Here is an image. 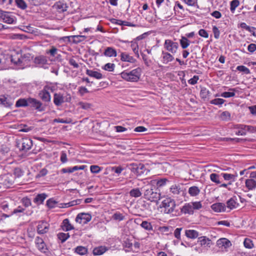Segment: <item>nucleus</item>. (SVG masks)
Returning <instances> with one entry per match:
<instances>
[{
	"instance_id": "nucleus-1",
	"label": "nucleus",
	"mask_w": 256,
	"mask_h": 256,
	"mask_svg": "<svg viewBox=\"0 0 256 256\" xmlns=\"http://www.w3.org/2000/svg\"><path fill=\"white\" fill-rule=\"evenodd\" d=\"M142 70L137 68L130 71L125 70L120 73V75L124 80L128 82H136L140 77Z\"/></svg>"
},
{
	"instance_id": "nucleus-2",
	"label": "nucleus",
	"mask_w": 256,
	"mask_h": 256,
	"mask_svg": "<svg viewBox=\"0 0 256 256\" xmlns=\"http://www.w3.org/2000/svg\"><path fill=\"white\" fill-rule=\"evenodd\" d=\"M200 202H194L186 203L181 208V212L184 214H193L194 210H198L202 208Z\"/></svg>"
},
{
	"instance_id": "nucleus-3",
	"label": "nucleus",
	"mask_w": 256,
	"mask_h": 256,
	"mask_svg": "<svg viewBox=\"0 0 256 256\" xmlns=\"http://www.w3.org/2000/svg\"><path fill=\"white\" fill-rule=\"evenodd\" d=\"M144 198L152 202H158L160 198V194L152 188H148L144 192Z\"/></svg>"
},
{
	"instance_id": "nucleus-4",
	"label": "nucleus",
	"mask_w": 256,
	"mask_h": 256,
	"mask_svg": "<svg viewBox=\"0 0 256 256\" xmlns=\"http://www.w3.org/2000/svg\"><path fill=\"white\" fill-rule=\"evenodd\" d=\"M160 207L164 208L165 214H170L174 212L176 207L175 201L170 198H166L162 201Z\"/></svg>"
},
{
	"instance_id": "nucleus-5",
	"label": "nucleus",
	"mask_w": 256,
	"mask_h": 256,
	"mask_svg": "<svg viewBox=\"0 0 256 256\" xmlns=\"http://www.w3.org/2000/svg\"><path fill=\"white\" fill-rule=\"evenodd\" d=\"M70 100L71 96L69 94L64 96L60 92L55 93L54 94V103L56 106H62L64 102H70Z\"/></svg>"
},
{
	"instance_id": "nucleus-6",
	"label": "nucleus",
	"mask_w": 256,
	"mask_h": 256,
	"mask_svg": "<svg viewBox=\"0 0 256 256\" xmlns=\"http://www.w3.org/2000/svg\"><path fill=\"white\" fill-rule=\"evenodd\" d=\"M51 86L46 85L42 90H40L38 94V96L40 99L44 103H49L51 101V96L50 90H52Z\"/></svg>"
},
{
	"instance_id": "nucleus-7",
	"label": "nucleus",
	"mask_w": 256,
	"mask_h": 256,
	"mask_svg": "<svg viewBox=\"0 0 256 256\" xmlns=\"http://www.w3.org/2000/svg\"><path fill=\"white\" fill-rule=\"evenodd\" d=\"M130 169L137 176H142L145 173L147 174L148 172L142 164H132L130 166Z\"/></svg>"
},
{
	"instance_id": "nucleus-8",
	"label": "nucleus",
	"mask_w": 256,
	"mask_h": 256,
	"mask_svg": "<svg viewBox=\"0 0 256 256\" xmlns=\"http://www.w3.org/2000/svg\"><path fill=\"white\" fill-rule=\"evenodd\" d=\"M11 62L20 66H24L27 63L26 57L22 56L19 52H14L11 55Z\"/></svg>"
},
{
	"instance_id": "nucleus-9",
	"label": "nucleus",
	"mask_w": 256,
	"mask_h": 256,
	"mask_svg": "<svg viewBox=\"0 0 256 256\" xmlns=\"http://www.w3.org/2000/svg\"><path fill=\"white\" fill-rule=\"evenodd\" d=\"M32 146V142L28 138H22L17 142V146L20 150L27 152Z\"/></svg>"
},
{
	"instance_id": "nucleus-10",
	"label": "nucleus",
	"mask_w": 256,
	"mask_h": 256,
	"mask_svg": "<svg viewBox=\"0 0 256 256\" xmlns=\"http://www.w3.org/2000/svg\"><path fill=\"white\" fill-rule=\"evenodd\" d=\"M28 102H29V105L38 112H42L46 109V106L42 102L36 98H28Z\"/></svg>"
},
{
	"instance_id": "nucleus-11",
	"label": "nucleus",
	"mask_w": 256,
	"mask_h": 256,
	"mask_svg": "<svg viewBox=\"0 0 256 256\" xmlns=\"http://www.w3.org/2000/svg\"><path fill=\"white\" fill-rule=\"evenodd\" d=\"M164 46L166 50L170 52L172 54H176L178 48V42H174L170 40H165Z\"/></svg>"
},
{
	"instance_id": "nucleus-12",
	"label": "nucleus",
	"mask_w": 256,
	"mask_h": 256,
	"mask_svg": "<svg viewBox=\"0 0 256 256\" xmlns=\"http://www.w3.org/2000/svg\"><path fill=\"white\" fill-rule=\"evenodd\" d=\"M92 219V216L88 213L78 214L76 218V222L80 224H84L89 222Z\"/></svg>"
},
{
	"instance_id": "nucleus-13",
	"label": "nucleus",
	"mask_w": 256,
	"mask_h": 256,
	"mask_svg": "<svg viewBox=\"0 0 256 256\" xmlns=\"http://www.w3.org/2000/svg\"><path fill=\"white\" fill-rule=\"evenodd\" d=\"M35 244L36 248L41 252L46 254L48 252V248L42 238L36 236L35 239Z\"/></svg>"
},
{
	"instance_id": "nucleus-14",
	"label": "nucleus",
	"mask_w": 256,
	"mask_h": 256,
	"mask_svg": "<svg viewBox=\"0 0 256 256\" xmlns=\"http://www.w3.org/2000/svg\"><path fill=\"white\" fill-rule=\"evenodd\" d=\"M216 246L222 250H226L228 248L232 246V243L226 238H220L216 241Z\"/></svg>"
},
{
	"instance_id": "nucleus-15",
	"label": "nucleus",
	"mask_w": 256,
	"mask_h": 256,
	"mask_svg": "<svg viewBox=\"0 0 256 256\" xmlns=\"http://www.w3.org/2000/svg\"><path fill=\"white\" fill-rule=\"evenodd\" d=\"M49 230V224L46 222L42 221L38 223L37 226V232L38 234H46Z\"/></svg>"
},
{
	"instance_id": "nucleus-16",
	"label": "nucleus",
	"mask_w": 256,
	"mask_h": 256,
	"mask_svg": "<svg viewBox=\"0 0 256 256\" xmlns=\"http://www.w3.org/2000/svg\"><path fill=\"white\" fill-rule=\"evenodd\" d=\"M120 60L122 62H128L132 64L136 62V60L133 56H130L126 52H120Z\"/></svg>"
},
{
	"instance_id": "nucleus-17",
	"label": "nucleus",
	"mask_w": 256,
	"mask_h": 256,
	"mask_svg": "<svg viewBox=\"0 0 256 256\" xmlns=\"http://www.w3.org/2000/svg\"><path fill=\"white\" fill-rule=\"evenodd\" d=\"M68 6L67 4L64 1H58L56 2L53 6V8L56 9L58 12H63L67 10Z\"/></svg>"
},
{
	"instance_id": "nucleus-18",
	"label": "nucleus",
	"mask_w": 256,
	"mask_h": 256,
	"mask_svg": "<svg viewBox=\"0 0 256 256\" xmlns=\"http://www.w3.org/2000/svg\"><path fill=\"white\" fill-rule=\"evenodd\" d=\"M198 242L204 248H210L212 244V240L205 236L198 238Z\"/></svg>"
},
{
	"instance_id": "nucleus-19",
	"label": "nucleus",
	"mask_w": 256,
	"mask_h": 256,
	"mask_svg": "<svg viewBox=\"0 0 256 256\" xmlns=\"http://www.w3.org/2000/svg\"><path fill=\"white\" fill-rule=\"evenodd\" d=\"M211 208L214 212H224L226 210L225 204L222 202L214 204L211 206Z\"/></svg>"
},
{
	"instance_id": "nucleus-20",
	"label": "nucleus",
	"mask_w": 256,
	"mask_h": 256,
	"mask_svg": "<svg viewBox=\"0 0 256 256\" xmlns=\"http://www.w3.org/2000/svg\"><path fill=\"white\" fill-rule=\"evenodd\" d=\"M174 60V57L172 54L168 52H162V61L164 64H167L169 62H172Z\"/></svg>"
},
{
	"instance_id": "nucleus-21",
	"label": "nucleus",
	"mask_w": 256,
	"mask_h": 256,
	"mask_svg": "<svg viewBox=\"0 0 256 256\" xmlns=\"http://www.w3.org/2000/svg\"><path fill=\"white\" fill-rule=\"evenodd\" d=\"M34 63L40 66H44L48 64V60L46 56H36L34 60Z\"/></svg>"
},
{
	"instance_id": "nucleus-22",
	"label": "nucleus",
	"mask_w": 256,
	"mask_h": 256,
	"mask_svg": "<svg viewBox=\"0 0 256 256\" xmlns=\"http://www.w3.org/2000/svg\"><path fill=\"white\" fill-rule=\"evenodd\" d=\"M108 250V248L106 246H98L94 248L92 253L94 256H100L104 254Z\"/></svg>"
},
{
	"instance_id": "nucleus-23",
	"label": "nucleus",
	"mask_w": 256,
	"mask_h": 256,
	"mask_svg": "<svg viewBox=\"0 0 256 256\" xmlns=\"http://www.w3.org/2000/svg\"><path fill=\"white\" fill-rule=\"evenodd\" d=\"M104 54L108 57H116L117 52L115 48L112 47H107L104 50Z\"/></svg>"
},
{
	"instance_id": "nucleus-24",
	"label": "nucleus",
	"mask_w": 256,
	"mask_h": 256,
	"mask_svg": "<svg viewBox=\"0 0 256 256\" xmlns=\"http://www.w3.org/2000/svg\"><path fill=\"white\" fill-rule=\"evenodd\" d=\"M4 22L8 24H12L16 22L13 16H12L10 13L6 12L4 15L2 16V18Z\"/></svg>"
},
{
	"instance_id": "nucleus-25",
	"label": "nucleus",
	"mask_w": 256,
	"mask_h": 256,
	"mask_svg": "<svg viewBox=\"0 0 256 256\" xmlns=\"http://www.w3.org/2000/svg\"><path fill=\"white\" fill-rule=\"evenodd\" d=\"M86 74L90 77L94 78L98 80H100L103 78L102 74L101 73L91 70L87 69L86 70Z\"/></svg>"
},
{
	"instance_id": "nucleus-26",
	"label": "nucleus",
	"mask_w": 256,
	"mask_h": 256,
	"mask_svg": "<svg viewBox=\"0 0 256 256\" xmlns=\"http://www.w3.org/2000/svg\"><path fill=\"white\" fill-rule=\"evenodd\" d=\"M186 236L191 239L196 238L198 236V232L194 230H185Z\"/></svg>"
},
{
	"instance_id": "nucleus-27",
	"label": "nucleus",
	"mask_w": 256,
	"mask_h": 256,
	"mask_svg": "<svg viewBox=\"0 0 256 256\" xmlns=\"http://www.w3.org/2000/svg\"><path fill=\"white\" fill-rule=\"evenodd\" d=\"M62 229L65 231H69L74 229V226L70 222V220L68 218L64 220L61 226Z\"/></svg>"
},
{
	"instance_id": "nucleus-28",
	"label": "nucleus",
	"mask_w": 256,
	"mask_h": 256,
	"mask_svg": "<svg viewBox=\"0 0 256 256\" xmlns=\"http://www.w3.org/2000/svg\"><path fill=\"white\" fill-rule=\"evenodd\" d=\"M238 204L236 198L235 196L230 198L226 202V206L230 210L236 208Z\"/></svg>"
},
{
	"instance_id": "nucleus-29",
	"label": "nucleus",
	"mask_w": 256,
	"mask_h": 256,
	"mask_svg": "<svg viewBox=\"0 0 256 256\" xmlns=\"http://www.w3.org/2000/svg\"><path fill=\"white\" fill-rule=\"evenodd\" d=\"M46 197L47 195L44 193L38 194L34 199V202L37 204H42Z\"/></svg>"
},
{
	"instance_id": "nucleus-30",
	"label": "nucleus",
	"mask_w": 256,
	"mask_h": 256,
	"mask_svg": "<svg viewBox=\"0 0 256 256\" xmlns=\"http://www.w3.org/2000/svg\"><path fill=\"white\" fill-rule=\"evenodd\" d=\"M188 193L191 196H196L200 193V189L196 186H192L188 188Z\"/></svg>"
},
{
	"instance_id": "nucleus-31",
	"label": "nucleus",
	"mask_w": 256,
	"mask_h": 256,
	"mask_svg": "<svg viewBox=\"0 0 256 256\" xmlns=\"http://www.w3.org/2000/svg\"><path fill=\"white\" fill-rule=\"evenodd\" d=\"M0 104H2L5 107H10L12 106V102L10 100L5 97V96H0Z\"/></svg>"
},
{
	"instance_id": "nucleus-32",
	"label": "nucleus",
	"mask_w": 256,
	"mask_h": 256,
	"mask_svg": "<svg viewBox=\"0 0 256 256\" xmlns=\"http://www.w3.org/2000/svg\"><path fill=\"white\" fill-rule=\"evenodd\" d=\"M88 248L83 246H78L74 250V252L81 256H84L88 253Z\"/></svg>"
},
{
	"instance_id": "nucleus-33",
	"label": "nucleus",
	"mask_w": 256,
	"mask_h": 256,
	"mask_svg": "<svg viewBox=\"0 0 256 256\" xmlns=\"http://www.w3.org/2000/svg\"><path fill=\"white\" fill-rule=\"evenodd\" d=\"M245 184L248 190H252L256 188V181L252 178L246 180Z\"/></svg>"
},
{
	"instance_id": "nucleus-34",
	"label": "nucleus",
	"mask_w": 256,
	"mask_h": 256,
	"mask_svg": "<svg viewBox=\"0 0 256 256\" xmlns=\"http://www.w3.org/2000/svg\"><path fill=\"white\" fill-rule=\"evenodd\" d=\"M219 118L223 121H229L231 120V114L228 111H224L219 116Z\"/></svg>"
},
{
	"instance_id": "nucleus-35",
	"label": "nucleus",
	"mask_w": 256,
	"mask_h": 256,
	"mask_svg": "<svg viewBox=\"0 0 256 256\" xmlns=\"http://www.w3.org/2000/svg\"><path fill=\"white\" fill-rule=\"evenodd\" d=\"M154 184H156L158 187H162L164 186L168 182H169L168 179L163 178L158 180H152Z\"/></svg>"
},
{
	"instance_id": "nucleus-36",
	"label": "nucleus",
	"mask_w": 256,
	"mask_h": 256,
	"mask_svg": "<svg viewBox=\"0 0 256 256\" xmlns=\"http://www.w3.org/2000/svg\"><path fill=\"white\" fill-rule=\"evenodd\" d=\"M29 106V102H28V98H20L16 104V107H23Z\"/></svg>"
},
{
	"instance_id": "nucleus-37",
	"label": "nucleus",
	"mask_w": 256,
	"mask_h": 256,
	"mask_svg": "<svg viewBox=\"0 0 256 256\" xmlns=\"http://www.w3.org/2000/svg\"><path fill=\"white\" fill-rule=\"evenodd\" d=\"M130 195L132 197L138 198L142 196V193L139 188H132L130 192Z\"/></svg>"
},
{
	"instance_id": "nucleus-38",
	"label": "nucleus",
	"mask_w": 256,
	"mask_h": 256,
	"mask_svg": "<svg viewBox=\"0 0 256 256\" xmlns=\"http://www.w3.org/2000/svg\"><path fill=\"white\" fill-rule=\"evenodd\" d=\"M231 92H225L221 94L220 96L224 98H228L235 96V88H230Z\"/></svg>"
},
{
	"instance_id": "nucleus-39",
	"label": "nucleus",
	"mask_w": 256,
	"mask_h": 256,
	"mask_svg": "<svg viewBox=\"0 0 256 256\" xmlns=\"http://www.w3.org/2000/svg\"><path fill=\"white\" fill-rule=\"evenodd\" d=\"M180 42L183 49L187 48L190 44V41L184 36H182L181 39L180 40Z\"/></svg>"
},
{
	"instance_id": "nucleus-40",
	"label": "nucleus",
	"mask_w": 256,
	"mask_h": 256,
	"mask_svg": "<svg viewBox=\"0 0 256 256\" xmlns=\"http://www.w3.org/2000/svg\"><path fill=\"white\" fill-rule=\"evenodd\" d=\"M85 36L82 35H74L73 36L72 42L74 44H78L84 40L86 38Z\"/></svg>"
},
{
	"instance_id": "nucleus-41",
	"label": "nucleus",
	"mask_w": 256,
	"mask_h": 256,
	"mask_svg": "<svg viewBox=\"0 0 256 256\" xmlns=\"http://www.w3.org/2000/svg\"><path fill=\"white\" fill-rule=\"evenodd\" d=\"M130 47L132 48V50L133 52H134V54H136V56L138 58H139L140 55L138 54V43L136 42H132L131 44H130Z\"/></svg>"
},
{
	"instance_id": "nucleus-42",
	"label": "nucleus",
	"mask_w": 256,
	"mask_h": 256,
	"mask_svg": "<svg viewBox=\"0 0 256 256\" xmlns=\"http://www.w3.org/2000/svg\"><path fill=\"white\" fill-rule=\"evenodd\" d=\"M221 175L223 176L224 180H230L231 182H234L235 180L236 177L237 176V175L226 173H222Z\"/></svg>"
},
{
	"instance_id": "nucleus-43",
	"label": "nucleus",
	"mask_w": 256,
	"mask_h": 256,
	"mask_svg": "<svg viewBox=\"0 0 256 256\" xmlns=\"http://www.w3.org/2000/svg\"><path fill=\"white\" fill-rule=\"evenodd\" d=\"M240 5L238 0H232L230 2V10L232 13H234L236 8Z\"/></svg>"
},
{
	"instance_id": "nucleus-44",
	"label": "nucleus",
	"mask_w": 256,
	"mask_h": 256,
	"mask_svg": "<svg viewBox=\"0 0 256 256\" xmlns=\"http://www.w3.org/2000/svg\"><path fill=\"white\" fill-rule=\"evenodd\" d=\"M140 226L143 228L148 231L152 230L153 229L151 223L146 220L142 222V224H140Z\"/></svg>"
},
{
	"instance_id": "nucleus-45",
	"label": "nucleus",
	"mask_w": 256,
	"mask_h": 256,
	"mask_svg": "<svg viewBox=\"0 0 256 256\" xmlns=\"http://www.w3.org/2000/svg\"><path fill=\"white\" fill-rule=\"evenodd\" d=\"M114 220L118 221H122L125 219V216L120 212H116L112 216Z\"/></svg>"
},
{
	"instance_id": "nucleus-46",
	"label": "nucleus",
	"mask_w": 256,
	"mask_h": 256,
	"mask_svg": "<svg viewBox=\"0 0 256 256\" xmlns=\"http://www.w3.org/2000/svg\"><path fill=\"white\" fill-rule=\"evenodd\" d=\"M210 93V91L206 88H202L200 92V96L201 98L204 100L206 99L208 97Z\"/></svg>"
},
{
	"instance_id": "nucleus-47",
	"label": "nucleus",
	"mask_w": 256,
	"mask_h": 256,
	"mask_svg": "<svg viewBox=\"0 0 256 256\" xmlns=\"http://www.w3.org/2000/svg\"><path fill=\"white\" fill-rule=\"evenodd\" d=\"M115 64L113 63H107L104 66L102 69L108 72H113L114 70Z\"/></svg>"
},
{
	"instance_id": "nucleus-48",
	"label": "nucleus",
	"mask_w": 256,
	"mask_h": 256,
	"mask_svg": "<svg viewBox=\"0 0 256 256\" xmlns=\"http://www.w3.org/2000/svg\"><path fill=\"white\" fill-rule=\"evenodd\" d=\"M58 238L62 242H64L70 237L68 233L60 232L58 234Z\"/></svg>"
},
{
	"instance_id": "nucleus-49",
	"label": "nucleus",
	"mask_w": 256,
	"mask_h": 256,
	"mask_svg": "<svg viewBox=\"0 0 256 256\" xmlns=\"http://www.w3.org/2000/svg\"><path fill=\"white\" fill-rule=\"evenodd\" d=\"M58 202L53 198H50L46 201V206L50 208L56 207Z\"/></svg>"
},
{
	"instance_id": "nucleus-50",
	"label": "nucleus",
	"mask_w": 256,
	"mask_h": 256,
	"mask_svg": "<svg viewBox=\"0 0 256 256\" xmlns=\"http://www.w3.org/2000/svg\"><path fill=\"white\" fill-rule=\"evenodd\" d=\"M58 50L54 46H51L50 49L46 50V54H50L52 56H55Z\"/></svg>"
},
{
	"instance_id": "nucleus-51",
	"label": "nucleus",
	"mask_w": 256,
	"mask_h": 256,
	"mask_svg": "<svg viewBox=\"0 0 256 256\" xmlns=\"http://www.w3.org/2000/svg\"><path fill=\"white\" fill-rule=\"evenodd\" d=\"M210 179L212 182L217 184H219L221 182L219 180V176L215 173L211 174L210 175Z\"/></svg>"
},
{
	"instance_id": "nucleus-52",
	"label": "nucleus",
	"mask_w": 256,
	"mask_h": 256,
	"mask_svg": "<svg viewBox=\"0 0 256 256\" xmlns=\"http://www.w3.org/2000/svg\"><path fill=\"white\" fill-rule=\"evenodd\" d=\"M244 244L245 248H252L254 247V244L252 240L248 238H246L244 242Z\"/></svg>"
},
{
	"instance_id": "nucleus-53",
	"label": "nucleus",
	"mask_w": 256,
	"mask_h": 256,
	"mask_svg": "<svg viewBox=\"0 0 256 256\" xmlns=\"http://www.w3.org/2000/svg\"><path fill=\"white\" fill-rule=\"evenodd\" d=\"M16 4L18 8L24 10L27 8V4L24 0H16Z\"/></svg>"
},
{
	"instance_id": "nucleus-54",
	"label": "nucleus",
	"mask_w": 256,
	"mask_h": 256,
	"mask_svg": "<svg viewBox=\"0 0 256 256\" xmlns=\"http://www.w3.org/2000/svg\"><path fill=\"white\" fill-rule=\"evenodd\" d=\"M225 102V100L222 98H215L214 100H212L210 102V103L212 104L217 105V106H221Z\"/></svg>"
},
{
	"instance_id": "nucleus-55",
	"label": "nucleus",
	"mask_w": 256,
	"mask_h": 256,
	"mask_svg": "<svg viewBox=\"0 0 256 256\" xmlns=\"http://www.w3.org/2000/svg\"><path fill=\"white\" fill-rule=\"evenodd\" d=\"M180 188L179 186L174 184L170 188V192L174 194H180Z\"/></svg>"
},
{
	"instance_id": "nucleus-56",
	"label": "nucleus",
	"mask_w": 256,
	"mask_h": 256,
	"mask_svg": "<svg viewBox=\"0 0 256 256\" xmlns=\"http://www.w3.org/2000/svg\"><path fill=\"white\" fill-rule=\"evenodd\" d=\"M78 105L80 106L84 110H88L92 106V104L84 102H78Z\"/></svg>"
},
{
	"instance_id": "nucleus-57",
	"label": "nucleus",
	"mask_w": 256,
	"mask_h": 256,
	"mask_svg": "<svg viewBox=\"0 0 256 256\" xmlns=\"http://www.w3.org/2000/svg\"><path fill=\"white\" fill-rule=\"evenodd\" d=\"M122 244L124 248H128L130 250L132 248V240L128 238H126L124 240Z\"/></svg>"
},
{
	"instance_id": "nucleus-58",
	"label": "nucleus",
	"mask_w": 256,
	"mask_h": 256,
	"mask_svg": "<svg viewBox=\"0 0 256 256\" xmlns=\"http://www.w3.org/2000/svg\"><path fill=\"white\" fill-rule=\"evenodd\" d=\"M236 70L240 72H244L245 74H250V70L244 66H238Z\"/></svg>"
},
{
	"instance_id": "nucleus-59",
	"label": "nucleus",
	"mask_w": 256,
	"mask_h": 256,
	"mask_svg": "<svg viewBox=\"0 0 256 256\" xmlns=\"http://www.w3.org/2000/svg\"><path fill=\"white\" fill-rule=\"evenodd\" d=\"M182 230V228H178L174 231V236L178 240H181L180 233Z\"/></svg>"
},
{
	"instance_id": "nucleus-60",
	"label": "nucleus",
	"mask_w": 256,
	"mask_h": 256,
	"mask_svg": "<svg viewBox=\"0 0 256 256\" xmlns=\"http://www.w3.org/2000/svg\"><path fill=\"white\" fill-rule=\"evenodd\" d=\"M101 170V168L99 166L96 165H92L90 167V172L94 174L99 173Z\"/></svg>"
},
{
	"instance_id": "nucleus-61",
	"label": "nucleus",
	"mask_w": 256,
	"mask_h": 256,
	"mask_svg": "<svg viewBox=\"0 0 256 256\" xmlns=\"http://www.w3.org/2000/svg\"><path fill=\"white\" fill-rule=\"evenodd\" d=\"M54 122L62 123V124H70L72 120L70 118L62 119V118H55L54 120Z\"/></svg>"
},
{
	"instance_id": "nucleus-62",
	"label": "nucleus",
	"mask_w": 256,
	"mask_h": 256,
	"mask_svg": "<svg viewBox=\"0 0 256 256\" xmlns=\"http://www.w3.org/2000/svg\"><path fill=\"white\" fill-rule=\"evenodd\" d=\"M212 32L214 33V38L218 39L220 38V32L216 26H213Z\"/></svg>"
},
{
	"instance_id": "nucleus-63",
	"label": "nucleus",
	"mask_w": 256,
	"mask_h": 256,
	"mask_svg": "<svg viewBox=\"0 0 256 256\" xmlns=\"http://www.w3.org/2000/svg\"><path fill=\"white\" fill-rule=\"evenodd\" d=\"M198 34L203 38H208V32L204 29H200L198 31Z\"/></svg>"
},
{
	"instance_id": "nucleus-64",
	"label": "nucleus",
	"mask_w": 256,
	"mask_h": 256,
	"mask_svg": "<svg viewBox=\"0 0 256 256\" xmlns=\"http://www.w3.org/2000/svg\"><path fill=\"white\" fill-rule=\"evenodd\" d=\"M245 128H246V132H248L250 133H256V126L246 125Z\"/></svg>"
}]
</instances>
